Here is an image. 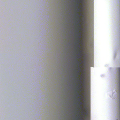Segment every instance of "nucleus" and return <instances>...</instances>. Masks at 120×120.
Listing matches in <instances>:
<instances>
[{"instance_id":"1","label":"nucleus","mask_w":120,"mask_h":120,"mask_svg":"<svg viewBox=\"0 0 120 120\" xmlns=\"http://www.w3.org/2000/svg\"><path fill=\"white\" fill-rule=\"evenodd\" d=\"M81 33L80 32H79L78 33V35H79V36H78L77 37L79 38V40H78V42H79L80 43H81V41L80 38L81 37L80 36V35L81 34Z\"/></svg>"},{"instance_id":"2","label":"nucleus","mask_w":120,"mask_h":120,"mask_svg":"<svg viewBox=\"0 0 120 120\" xmlns=\"http://www.w3.org/2000/svg\"><path fill=\"white\" fill-rule=\"evenodd\" d=\"M80 47H79V48L78 49V50H79V56H81V54H80V53L81 52V51L80 50Z\"/></svg>"},{"instance_id":"3","label":"nucleus","mask_w":120,"mask_h":120,"mask_svg":"<svg viewBox=\"0 0 120 120\" xmlns=\"http://www.w3.org/2000/svg\"><path fill=\"white\" fill-rule=\"evenodd\" d=\"M77 15H78V17H79L78 18V20H80V16H81L80 14V13H78V14Z\"/></svg>"},{"instance_id":"4","label":"nucleus","mask_w":120,"mask_h":120,"mask_svg":"<svg viewBox=\"0 0 120 120\" xmlns=\"http://www.w3.org/2000/svg\"><path fill=\"white\" fill-rule=\"evenodd\" d=\"M79 69L80 70V71L81 72H82V68H79Z\"/></svg>"},{"instance_id":"5","label":"nucleus","mask_w":120,"mask_h":120,"mask_svg":"<svg viewBox=\"0 0 120 120\" xmlns=\"http://www.w3.org/2000/svg\"><path fill=\"white\" fill-rule=\"evenodd\" d=\"M79 27L78 28H79V29H78L79 31V30L81 28V27H80V26H81V25L80 24H79Z\"/></svg>"},{"instance_id":"6","label":"nucleus","mask_w":120,"mask_h":120,"mask_svg":"<svg viewBox=\"0 0 120 120\" xmlns=\"http://www.w3.org/2000/svg\"><path fill=\"white\" fill-rule=\"evenodd\" d=\"M80 10H81V8H79L78 10V11H80Z\"/></svg>"},{"instance_id":"7","label":"nucleus","mask_w":120,"mask_h":120,"mask_svg":"<svg viewBox=\"0 0 120 120\" xmlns=\"http://www.w3.org/2000/svg\"><path fill=\"white\" fill-rule=\"evenodd\" d=\"M78 64H79V65H78V66L79 67V68L80 67V66H79V62H78Z\"/></svg>"},{"instance_id":"8","label":"nucleus","mask_w":120,"mask_h":120,"mask_svg":"<svg viewBox=\"0 0 120 120\" xmlns=\"http://www.w3.org/2000/svg\"><path fill=\"white\" fill-rule=\"evenodd\" d=\"M82 112H84V113H85V112H84V110H82Z\"/></svg>"},{"instance_id":"9","label":"nucleus","mask_w":120,"mask_h":120,"mask_svg":"<svg viewBox=\"0 0 120 120\" xmlns=\"http://www.w3.org/2000/svg\"><path fill=\"white\" fill-rule=\"evenodd\" d=\"M78 5H80L79 4H78Z\"/></svg>"},{"instance_id":"10","label":"nucleus","mask_w":120,"mask_h":120,"mask_svg":"<svg viewBox=\"0 0 120 120\" xmlns=\"http://www.w3.org/2000/svg\"><path fill=\"white\" fill-rule=\"evenodd\" d=\"M78 58H79V57L78 56Z\"/></svg>"}]
</instances>
